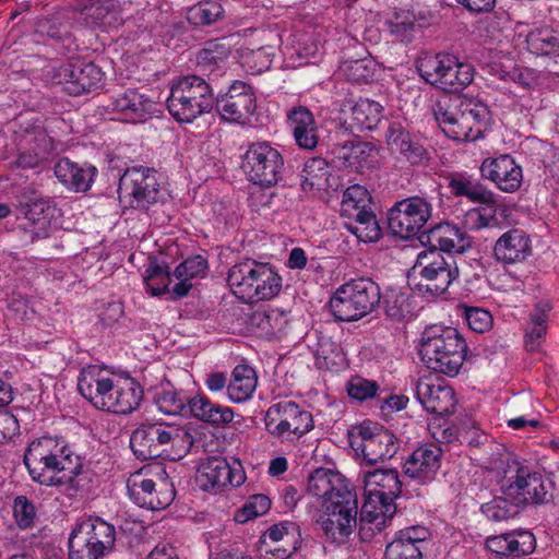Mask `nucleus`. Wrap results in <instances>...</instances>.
<instances>
[{
  "label": "nucleus",
  "mask_w": 559,
  "mask_h": 559,
  "mask_svg": "<svg viewBox=\"0 0 559 559\" xmlns=\"http://www.w3.org/2000/svg\"><path fill=\"white\" fill-rule=\"evenodd\" d=\"M341 500L325 502V515L319 523L326 537L332 542L342 543L357 526L358 501L355 492H345Z\"/></svg>",
  "instance_id": "f3484780"
},
{
  "label": "nucleus",
  "mask_w": 559,
  "mask_h": 559,
  "mask_svg": "<svg viewBox=\"0 0 559 559\" xmlns=\"http://www.w3.org/2000/svg\"><path fill=\"white\" fill-rule=\"evenodd\" d=\"M486 547L499 558L518 559L532 554L536 548V539L527 530H514L486 538Z\"/></svg>",
  "instance_id": "bb28decb"
},
{
  "label": "nucleus",
  "mask_w": 559,
  "mask_h": 559,
  "mask_svg": "<svg viewBox=\"0 0 559 559\" xmlns=\"http://www.w3.org/2000/svg\"><path fill=\"white\" fill-rule=\"evenodd\" d=\"M328 163L321 157H312L308 159L300 174V185L304 191L311 190L317 180L324 178L328 175Z\"/></svg>",
  "instance_id": "4d7b16f0"
},
{
  "label": "nucleus",
  "mask_w": 559,
  "mask_h": 559,
  "mask_svg": "<svg viewBox=\"0 0 559 559\" xmlns=\"http://www.w3.org/2000/svg\"><path fill=\"white\" fill-rule=\"evenodd\" d=\"M170 282L169 266L167 264L160 265L156 260H152L145 270L144 283L146 290L152 296H159L169 292Z\"/></svg>",
  "instance_id": "3c124183"
},
{
  "label": "nucleus",
  "mask_w": 559,
  "mask_h": 559,
  "mask_svg": "<svg viewBox=\"0 0 559 559\" xmlns=\"http://www.w3.org/2000/svg\"><path fill=\"white\" fill-rule=\"evenodd\" d=\"M428 531L424 526H411L396 533L386 545L385 559H423V546Z\"/></svg>",
  "instance_id": "2f4dec72"
},
{
  "label": "nucleus",
  "mask_w": 559,
  "mask_h": 559,
  "mask_svg": "<svg viewBox=\"0 0 559 559\" xmlns=\"http://www.w3.org/2000/svg\"><path fill=\"white\" fill-rule=\"evenodd\" d=\"M225 11L221 3L206 0L202 1L188 11V19L195 25H211L224 17Z\"/></svg>",
  "instance_id": "864d4df0"
},
{
  "label": "nucleus",
  "mask_w": 559,
  "mask_h": 559,
  "mask_svg": "<svg viewBox=\"0 0 559 559\" xmlns=\"http://www.w3.org/2000/svg\"><path fill=\"white\" fill-rule=\"evenodd\" d=\"M287 121L293 127L296 144L304 150H313L319 142L317 122L312 112L305 106H295L287 112Z\"/></svg>",
  "instance_id": "4c0bfd02"
},
{
  "label": "nucleus",
  "mask_w": 559,
  "mask_h": 559,
  "mask_svg": "<svg viewBox=\"0 0 559 559\" xmlns=\"http://www.w3.org/2000/svg\"><path fill=\"white\" fill-rule=\"evenodd\" d=\"M251 324L257 326L266 338H281L287 333L290 322L289 312L278 308L257 310L250 318Z\"/></svg>",
  "instance_id": "79ce46f5"
},
{
  "label": "nucleus",
  "mask_w": 559,
  "mask_h": 559,
  "mask_svg": "<svg viewBox=\"0 0 559 559\" xmlns=\"http://www.w3.org/2000/svg\"><path fill=\"white\" fill-rule=\"evenodd\" d=\"M415 395L428 413L437 416L452 414L456 405L454 391L451 386L433 383L429 379L416 381Z\"/></svg>",
  "instance_id": "c756f323"
},
{
  "label": "nucleus",
  "mask_w": 559,
  "mask_h": 559,
  "mask_svg": "<svg viewBox=\"0 0 559 559\" xmlns=\"http://www.w3.org/2000/svg\"><path fill=\"white\" fill-rule=\"evenodd\" d=\"M365 502H372L384 508L389 513H395L394 500L402 492V481L395 468H376L365 472Z\"/></svg>",
  "instance_id": "aec40b11"
},
{
  "label": "nucleus",
  "mask_w": 559,
  "mask_h": 559,
  "mask_svg": "<svg viewBox=\"0 0 559 559\" xmlns=\"http://www.w3.org/2000/svg\"><path fill=\"white\" fill-rule=\"evenodd\" d=\"M481 177L492 181L504 192H515L522 185V168L511 155L486 158L480 165Z\"/></svg>",
  "instance_id": "393cba45"
},
{
  "label": "nucleus",
  "mask_w": 559,
  "mask_h": 559,
  "mask_svg": "<svg viewBox=\"0 0 559 559\" xmlns=\"http://www.w3.org/2000/svg\"><path fill=\"white\" fill-rule=\"evenodd\" d=\"M348 443L367 464L373 465L392 459L399 444L395 436L378 423L365 420L348 430Z\"/></svg>",
  "instance_id": "9b49d317"
},
{
  "label": "nucleus",
  "mask_w": 559,
  "mask_h": 559,
  "mask_svg": "<svg viewBox=\"0 0 559 559\" xmlns=\"http://www.w3.org/2000/svg\"><path fill=\"white\" fill-rule=\"evenodd\" d=\"M382 299L384 313L390 320L401 322L412 316L411 297L402 289L391 287L385 290Z\"/></svg>",
  "instance_id": "de8ad7c7"
},
{
  "label": "nucleus",
  "mask_w": 559,
  "mask_h": 559,
  "mask_svg": "<svg viewBox=\"0 0 559 559\" xmlns=\"http://www.w3.org/2000/svg\"><path fill=\"white\" fill-rule=\"evenodd\" d=\"M341 114H350L349 117L344 118V122H340V132L346 133L354 131L372 130L377 128L382 119L383 107L370 99H359L353 102L350 99L342 103L340 108Z\"/></svg>",
  "instance_id": "b1692460"
},
{
  "label": "nucleus",
  "mask_w": 559,
  "mask_h": 559,
  "mask_svg": "<svg viewBox=\"0 0 559 559\" xmlns=\"http://www.w3.org/2000/svg\"><path fill=\"white\" fill-rule=\"evenodd\" d=\"M191 399L183 390L176 389L169 381L163 382L153 393V401L158 411L170 416L187 417Z\"/></svg>",
  "instance_id": "58836bf2"
},
{
  "label": "nucleus",
  "mask_w": 559,
  "mask_h": 559,
  "mask_svg": "<svg viewBox=\"0 0 559 559\" xmlns=\"http://www.w3.org/2000/svg\"><path fill=\"white\" fill-rule=\"evenodd\" d=\"M188 416H192L207 425L219 427L234 419V411L228 406L213 403L205 395H195L190 401Z\"/></svg>",
  "instance_id": "ea45409f"
},
{
  "label": "nucleus",
  "mask_w": 559,
  "mask_h": 559,
  "mask_svg": "<svg viewBox=\"0 0 559 559\" xmlns=\"http://www.w3.org/2000/svg\"><path fill=\"white\" fill-rule=\"evenodd\" d=\"M390 32L402 41H409L415 28L414 15L409 12H399L386 21Z\"/></svg>",
  "instance_id": "bf43d9fd"
},
{
  "label": "nucleus",
  "mask_w": 559,
  "mask_h": 559,
  "mask_svg": "<svg viewBox=\"0 0 559 559\" xmlns=\"http://www.w3.org/2000/svg\"><path fill=\"white\" fill-rule=\"evenodd\" d=\"M246 479L240 463L233 460V464L223 456H212L203 461L197 474V481L200 487L207 491H219L230 485L240 486Z\"/></svg>",
  "instance_id": "412c9836"
},
{
  "label": "nucleus",
  "mask_w": 559,
  "mask_h": 559,
  "mask_svg": "<svg viewBox=\"0 0 559 559\" xmlns=\"http://www.w3.org/2000/svg\"><path fill=\"white\" fill-rule=\"evenodd\" d=\"M81 463L80 456L75 455L69 447H67L66 453L61 454L58 460V469L57 473H67L63 477H60L64 484L66 481H71L72 478L81 473Z\"/></svg>",
  "instance_id": "69168bd1"
},
{
  "label": "nucleus",
  "mask_w": 559,
  "mask_h": 559,
  "mask_svg": "<svg viewBox=\"0 0 559 559\" xmlns=\"http://www.w3.org/2000/svg\"><path fill=\"white\" fill-rule=\"evenodd\" d=\"M118 193L131 207L147 209L160 194L156 171L147 167L128 168L120 177Z\"/></svg>",
  "instance_id": "4468645a"
},
{
  "label": "nucleus",
  "mask_w": 559,
  "mask_h": 559,
  "mask_svg": "<svg viewBox=\"0 0 559 559\" xmlns=\"http://www.w3.org/2000/svg\"><path fill=\"white\" fill-rule=\"evenodd\" d=\"M193 444V437L185 427L167 423H144L130 436V448L140 461H147L169 454L175 448Z\"/></svg>",
  "instance_id": "20e7f679"
},
{
  "label": "nucleus",
  "mask_w": 559,
  "mask_h": 559,
  "mask_svg": "<svg viewBox=\"0 0 559 559\" xmlns=\"http://www.w3.org/2000/svg\"><path fill=\"white\" fill-rule=\"evenodd\" d=\"M338 131L330 135L331 153L340 163L353 171H361L366 166H369L373 156L374 145L370 142L360 141L354 136H349L344 141H340Z\"/></svg>",
  "instance_id": "cd10ccee"
},
{
  "label": "nucleus",
  "mask_w": 559,
  "mask_h": 559,
  "mask_svg": "<svg viewBox=\"0 0 559 559\" xmlns=\"http://www.w3.org/2000/svg\"><path fill=\"white\" fill-rule=\"evenodd\" d=\"M448 188L454 197H465L474 203L486 205L478 211L479 226L487 227L497 224L495 213L498 195L488 190L479 180L467 174H454L449 177Z\"/></svg>",
  "instance_id": "6ab92c4d"
},
{
  "label": "nucleus",
  "mask_w": 559,
  "mask_h": 559,
  "mask_svg": "<svg viewBox=\"0 0 559 559\" xmlns=\"http://www.w3.org/2000/svg\"><path fill=\"white\" fill-rule=\"evenodd\" d=\"M22 214L33 224L45 225L55 216L56 207L50 198H45L34 190H25L19 197Z\"/></svg>",
  "instance_id": "37998d69"
},
{
  "label": "nucleus",
  "mask_w": 559,
  "mask_h": 559,
  "mask_svg": "<svg viewBox=\"0 0 559 559\" xmlns=\"http://www.w3.org/2000/svg\"><path fill=\"white\" fill-rule=\"evenodd\" d=\"M307 490L313 497L322 499L323 506L325 502L341 500L338 496L343 497L345 492H355L338 472L323 467L317 468L308 476Z\"/></svg>",
  "instance_id": "7c9ffc66"
},
{
  "label": "nucleus",
  "mask_w": 559,
  "mask_h": 559,
  "mask_svg": "<svg viewBox=\"0 0 559 559\" xmlns=\"http://www.w3.org/2000/svg\"><path fill=\"white\" fill-rule=\"evenodd\" d=\"M22 143L31 151L36 152L45 159L55 150V140L47 133V130L40 124H33L25 130Z\"/></svg>",
  "instance_id": "603ef678"
},
{
  "label": "nucleus",
  "mask_w": 559,
  "mask_h": 559,
  "mask_svg": "<svg viewBox=\"0 0 559 559\" xmlns=\"http://www.w3.org/2000/svg\"><path fill=\"white\" fill-rule=\"evenodd\" d=\"M386 144L392 153L399 154L413 166L427 165L430 153L423 143L412 135L400 122L389 124Z\"/></svg>",
  "instance_id": "a878e982"
},
{
  "label": "nucleus",
  "mask_w": 559,
  "mask_h": 559,
  "mask_svg": "<svg viewBox=\"0 0 559 559\" xmlns=\"http://www.w3.org/2000/svg\"><path fill=\"white\" fill-rule=\"evenodd\" d=\"M464 318L468 328L476 333H485L492 325L491 313L477 307L465 308Z\"/></svg>",
  "instance_id": "0e129e2a"
},
{
  "label": "nucleus",
  "mask_w": 559,
  "mask_h": 559,
  "mask_svg": "<svg viewBox=\"0 0 559 559\" xmlns=\"http://www.w3.org/2000/svg\"><path fill=\"white\" fill-rule=\"evenodd\" d=\"M227 283L243 302L267 300L282 288V277L267 263L248 259L230 267Z\"/></svg>",
  "instance_id": "39448f33"
},
{
  "label": "nucleus",
  "mask_w": 559,
  "mask_h": 559,
  "mask_svg": "<svg viewBox=\"0 0 559 559\" xmlns=\"http://www.w3.org/2000/svg\"><path fill=\"white\" fill-rule=\"evenodd\" d=\"M53 171L58 180L69 189L86 192L94 182L97 168L87 163L79 164L62 157L55 164Z\"/></svg>",
  "instance_id": "72a5a7b5"
},
{
  "label": "nucleus",
  "mask_w": 559,
  "mask_h": 559,
  "mask_svg": "<svg viewBox=\"0 0 559 559\" xmlns=\"http://www.w3.org/2000/svg\"><path fill=\"white\" fill-rule=\"evenodd\" d=\"M258 383L255 370L248 365H237L227 385L228 399L241 403L252 396Z\"/></svg>",
  "instance_id": "a18cd8bd"
},
{
  "label": "nucleus",
  "mask_w": 559,
  "mask_h": 559,
  "mask_svg": "<svg viewBox=\"0 0 559 559\" xmlns=\"http://www.w3.org/2000/svg\"><path fill=\"white\" fill-rule=\"evenodd\" d=\"M349 230L355 234L358 239L365 242L378 241L382 236V230L376 216L362 225L349 227Z\"/></svg>",
  "instance_id": "338daca9"
},
{
  "label": "nucleus",
  "mask_w": 559,
  "mask_h": 559,
  "mask_svg": "<svg viewBox=\"0 0 559 559\" xmlns=\"http://www.w3.org/2000/svg\"><path fill=\"white\" fill-rule=\"evenodd\" d=\"M521 510L522 508L514 499L507 497V495L503 493L481 506L483 514L489 521L495 523H501L509 519H513L521 512Z\"/></svg>",
  "instance_id": "09e8293b"
},
{
  "label": "nucleus",
  "mask_w": 559,
  "mask_h": 559,
  "mask_svg": "<svg viewBox=\"0 0 559 559\" xmlns=\"http://www.w3.org/2000/svg\"><path fill=\"white\" fill-rule=\"evenodd\" d=\"M154 103L136 90L129 88L112 97L107 106L120 119L129 122L142 121L146 115L153 111Z\"/></svg>",
  "instance_id": "f704fd0d"
},
{
  "label": "nucleus",
  "mask_w": 559,
  "mask_h": 559,
  "mask_svg": "<svg viewBox=\"0 0 559 559\" xmlns=\"http://www.w3.org/2000/svg\"><path fill=\"white\" fill-rule=\"evenodd\" d=\"M418 241L427 247V250H440V253H464L472 247V237L468 233L450 223L442 222L424 230L418 236Z\"/></svg>",
  "instance_id": "4be33fe9"
},
{
  "label": "nucleus",
  "mask_w": 559,
  "mask_h": 559,
  "mask_svg": "<svg viewBox=\"0 0 559 559\" xmlns=\"http://www.w3.org/2000/svg\"><path fill=\"white\" fill-rule=\"evenodd\" d=\"M271 507V500L267 496L258 493L251 496L245 506L235 514V521L245 523L253 518L265 514Z\"/></svg>",
  "instance_id": "13d9d810"
},
{
  "label": "nucleus",
  "mask_w": 559,
  "mask_h": 559,
  "mask_svg": "<svg viewBox=\"0 0 559 559\" xmlns=\"http://www.w3.org/2000/svg\"><path fill=\"white\" fill-rule=\"evenodd\" d=\"M378 390L376 381L359 376L353 377L346 385L348 396L360 402L374 397Z\"/></svg>",
  "instance_id": "052dcab7"
},
{
  "label": "nucleus",
  "mask_w": 559,
  "mask_h": 559,
  "mask_svg": "<svg viewBox=\"0 0 559 559\" xmlns=\"http://www.w3.org/2000/svg\"><path fill=\"white\" fill-rule=\"evenodd\" d=\"M417 69L427 83L451 95L460 94L474 79V67L450 53L425 57Z\"/></svg>",
  "instance_id": "1a4fd4ad"
},
{
  "label": "nucleus",
  "mask_w": 559,
  "mask_h": 559,
  "mask_svg": "<svg viewBox=\"0 0 559 559\" xmlns=\"http://www.w3.org/2000/svg\"><path fill=\"white\" fill-rule=\"evenodd\" d=\"M264 421L266 430L278 438L286 432L301 437L313 428L311 413L292 401L272 405L265 414Z\"/></svg>",
  "instance_id": "a211bd4d"
},
{
  "label": "nucleus",
  "mask_w": 559,
  "mask_h": 559,
  "mask_svg": "<svg viewBox=\"0 0 559 559\" xmlns=\"http://www.w3.org/2000/svg\"><path fill=\"white\" fill-rule=\"evenodd\" d=\"M143 396V391L133 380H124L122 383H112L102 411L115 414H130L138 406Z\"/></svg>",
  "instance_id": "e433bc0d"
},
{
  "label": "nucleus",
  "mask_w": 559,
  "mask_h": 559,
  "mask_svg": "<svg viewBox=\"0 0 559 559\" xmlns=\"http://www.w3.org/2000/svg\"><path fill=\"white\" fill-rule=\"evenodd\" d=\"M257 107L254 88L243 81H234L226 93L215 96L214 108L227 122L241 124L249 122Z\"/></svg>",
  "instance_id": "dca6fc26"
},
{
  "label": "nucleus",
  "mask_w": 559,
  "mask_h": 559,
  "mask_svg": "<svg viewBox=\"0 0 559 559\" xmlns=\"http://www.w3.org/2000/svg\"><path fill=\"white\" fill-rule=\"evenodd\" d=\"M169 114L179 122L190 123L215 105L210 79L187 74L173 80L166 100Z\"/></svg>",
  "instance_id": "7ed1b4c3"
},
{
  "label": "nucleus",
  "mask_w": 559,
  "mask_h": 559,
  "mask_svg": "<svg viewBox=\"0 0 559 559\" xmlns=\"http://www.w3.org/2000/svg\"><path fill=\"white\" fill-rule=\"evenodd\" d=\"M526 44L532 53L556 55L559 53V33L551 28L536 29L527 35Z\"/></svg>",
  "instance_id": "8fccbe9b"
},
{
  "label": "nucleus",
  "mask_w": 559,
  "mask_h": 559,
  "mask_svg": "<svg viewBox=\"0 0 559 559\" xmlns=\"http://www.w3.org/2000/svg\"><path fill=\"white\" fill-rule=\"evenodd\" d=\"M501 493L514 499L523 509L528 504L552 501L554 483L518 461L508 462L500 479Z\"/></svg>",
  "instance_id": "6e6552de"
},
{
  "label": "nucleus",
  "mask_w": 559,
  "mask_h": 559,
  "mask_svg": "<svg viewBox=\"0 0 559 559\" xmlns=\"http://www.w3.org/2000/svg\"><path fill=\"white\" fill-rule=\"evenodd\" d=\"M432 205L423 197L414 195L394 204L388 212V228L390 234L401 239L419 236L423 227L431 217Z\"/></svg>",
  "instance_id": "ddd939ff"
},
{
  "label": "nucleus",
  "mask_w": 559,
  "mask_h": 559,
  "mask_svg": "<svg viewBox=\"0 0 559 559\" xmlns=\"http://www.w3.org/2000/svg\"><path fill=\"white\" fill-rule=\"evenodd\" d=\"M460 271L453 254L425 250L417 255L408 285L423 296H440L459 278Z\"/></svg>",
  "instance_id": "423d86ee"
},
{
  "label": "nucleus",
  "mask_w": 559,
  "mask_h": 559,
  "mask_svg": "<svg viewBox=\"0 0 559 559\" xmlns=\"http://www.w3.org/2000/svg\"><path fill=\"white\" fill-rule=\"evenodd\" d=\"M442 449L437 443H425L413 451L404 463V474L419 483L435 479L441 466Z\"/></svg>",
  "instance_id": "c85d7f7f"
},
{
  "label": "nucleus",
  "mask_w": 559,
  "mask_h": 559,
  "mask_svg": "<svg viewBox=\"0 0 559 559\" xmlns=\"http://www.w3.org/2000/svg\"><path fill=\"white\" fill-rule=\"evenodd\" d=\"M548 311L549 308L547 306H545L543 309L536 307V309L530 314L531 326L525 333V346L530 352H534L538 347L539 340L543 338L546 334Z\"/></svg>",
  "instance_id": "5fc2aeb1"
},
{
  "label": "nucleus",
  "mask_w": 559,
  "mask_h": 559,
  "mask_svg": "<svg viewBox=\"0 0 559 559\" xmlns=\"http://www.w3.org/2000/svg\"><path fill=\"white\" fill-rule=\"evenodd\" d=\"M128 492L134 503L154 511L170 506L176 495L174 485L167 478L155 483L153 479L138 476L128 480Z\"/></svg>",
  "instance_id": "5701e85b"
},
{
  "label": "nucleus",
  "mask_w": 559,
  "mask_h": 559,
  "mask_svg": "<svg viewBox=\"0 0 559 559\" xmlns=\"http://www.w3.org/2000/svg\"><path fill=\"white\" fill-rule=\"evenodd\" d=\"M266 534L273 542L285 540L292 543V547L289 549H274V555L277 559H287L294 552H296L301 546L302 540L300 527L298 524L294 522L286 521L280 524H275L266 531Z\"/></svg>",
  "instance_id": "49530a36"
},
{
  "label": "nucleus",
  "mask_w": 559,
  "mask_h": 559,
  "mask_svg": "<svg viewBox=\"0 0 559 559\" xmlns=\"http://www.w3.org/2000/svg\"><path fill=\"white\" fill-rule=\"evenodd\" d=\"M531 254V239L524 230L518 228L503 233L493 247L495 258L507 264L522 262Z\"/></svg>",
  "instance_id": "473e14b6"
},
{
  "label": "nucleus",
  "mask_w": 559,
  "mask_h": 559,
  "mask_svg": "<svg viewBox=\"0 0 559 559\" xmlns=\"http://www.w3.org/2000/svg\"><path fill=\"white\" fill-rule=\"evenodd\" d=\"M394 513H389L384 508L372 502H364L359 518L357 519L358 535L361 542L369 543L380 535L386 526L388 520L393 518Z\"/></svg>",
  "instance_id": "a19ab883"
},
{
  "label": "nucleus",
  "mask_w": 559,
  "mask_h": 559,
  "mask_svg": "<svg viewBox=\"0 0 559 559\" xmlns=\"http://www.w3.org/2000/svg\"><path fill=\"white\" fill-rule=\"evenodd\" d=\"M13 514L19 527L28 528L34 524L36 509L25 496H17L13 503Z\"/></svg>",
  "instance_id": "e2e57ef3"
},
{
  "label": "nucleus",
  "mask_w": 559,
  "mask_h": 559,
  "mask_svg": "<svg viewBox=\"0 0 559 559\" xmlns=\"http://www.w3.org/2000/svg\"><path fill=\"white\" fill-rule=\"evenodd\" d=\"M342 71L348 81L357 84L368 83L374 76V63L369 58L350 60L344 62Z\"/></svg>",
  "instance_id": "6e6d98bb"
},
{
  "label": "nucleus",
  "mask_w": 559,
  "mask_h": 559,
  "mask_svg": "<svg viewBox=\"0 0 559 559\" xmlns=\"http://www.w3.org/2000/svg\"><path fill=\"white\" fill-rule=\"evenodd\" d=\"M197 70L200 72L198 75H202L205 78L209 76L218 66V62L222 61V58L218 57L215 51L210 48L201 49L197 53Z\"/></svg>",
  "instance_id": "774afa93"
},
{
  "label": "nucleus",
  "mask_w": 559,
  "mask_h": 559,
  "mask_svg": "<svg viewBox=\"0 0 559 559\" xmlns=\"http://www.w3.org/2000/svg\"><path fill=\"white\" fill-rule=\"evenodd\" d=\"M48 451L47 436H44L29 443L24 453L23 462L34 481L45 486L61 485L63 483L61 478L39 473V463L44 457L49 456Z\"/></svg>",
  "instance_id": "c03bdc74"
},
{
  "label": "nucleus",
  "mask_w": 559,
  "mask_h": 559,
  "mask_svg": "<svg viewBox=\"0 0 559 559\" xmlns=\"http://www.w3.org/2000/svg\"><path fill=\"white\" fill-rule=\"evenodd\" d=\"M379 285L369 277H359L341 285L330 299L335 320L352 322L369 313L379 305Z\"/></svg>",
  "instance_id": "0eeeda50"
},
{
  "label": "nucleus",
  "mask_w": 559,
  "mask_h": 559,
  "mask_svg": "<svg viewBox=\"0 0 559 559\" xmlns=\"http://www.w3.org/2000/svg\"><path fill=\"white\" fill-rule=\"evenodd\" d=\"M115 526L100 518H90L75 525L68 546L69 559H102L112 550Z\"/></svg>",
  "instance_id": "9d476101"
},
{
  "label": "nucleus",
  "mask_w": 559,
  "mask_h": 559,
  "mask_svg": "<svg viewBox=\"0 0 559 559\" xmlns=\"http://www.w3.org/2000/svg\"><path fill=\"white\" fill-rule=\"evenodd\" d=\"M435 118L449 139L476 141L489 123L490 111L481 100L456 94L437 102Z\"/></svg>",
  "instance_id": "f257e3e1"
},
{
  "label": "nucleus",
  "mask_w": 559,
  "mask_h": 559,
  "mask_svg": "<svg viewBox=\"0 0 559 559\" xmlns=\"http://www.w3.org/2000/svg\"><path fill=\"white\" fill-rule=\"evenodd\" d=\"M112 383V378L106 376L99 367L88 366L79 374L78 390L84 399L100 409Z\"/></svg>",
  "instance_id": "c9c22d12"
},
{
  "label": "nucleus",
  "mask_w": 559,
  "mask_h": 559,
  "mask_svg": "<svg viewBox=\"0 0 559 559\" xmlns=\"http://www.w3.org/2000/svg\"><path fill=\"white\" fill-rule=\"evenodd\" d=\"M207 261L202 255H193L187 258L181 262L174 272L175 277H183L192 280L194 277H202L206 273Z\"/></svg>",
  "instance_id": "680f3d73"
},
{
  "label": "nucleus",
  "mask_w": 559,
  "mask_h": 559,
  "mask_svg": "<svg viewBox=\"0 0 559 559\" xmlns=\"http://www.w3.org/2000/svg\"><path fill=\"white\" fill-rule=\"evenodd\" d=\"M241 168L249 181L270 188L282 180L284 158L270 143L254 142L243 154Z\"/></svg>",
  "instance_id": "f8f14e48"
},
{
  "label": "nucleus",
  "mask_w": 559,
  "mask_h": 559,
  "mask_svg": "<svg viewBox=\"0 0 559 559\" xmlns=\"http://www.w3.org/2000/svg\"><path fill=\"white\" fill-rule=\"evenodd\" d=\"M467 348L455 328L433 324L421 333L419 355L427 368L454 377L466 358Z\"/></svg>",
  "instance_id": "f03ea898"
},
{
  "label": "nucleus",
  "mask_w": 559,
  "mask_h": 559,
  "mask_svg": "<svg viewBox=\"0 0 559 559\" xmlns=\"http://www.w3.org/2000/svg\"><path fill=\"white\" fill-rule=\"evenodd\" d=\"M52 79L62 85L66 93L79 96L99 88L104 82V72L94 62L75 60L55 68Z\"/></svg>",
  "instance_id": "2eb2a0df"
}]
</instances>
